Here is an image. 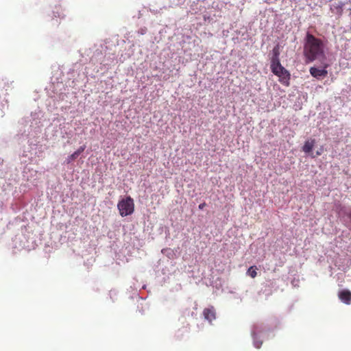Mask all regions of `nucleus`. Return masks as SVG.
I'll list each match as a JSON object with an SVG mask.
<instances>
[{"label": "nucleus", "mask_w": 351, "mask_h": 351, "mask_svg": "<svg viewBox=\"0 0 351 351\" xmlns=\"http://www.w3.org/2000/svg\"><path fill=\"white\" fill-rule=\"evenodd\" d=\"M304 55L308 62L324 56V44L323 41L307 33L304 46Z\"/></svg>", "instance_id": "obj_1"}, {"label": "nucleus", "mask_w": 351, "mask_h": 351, "mask_svg": "<svg viewBox=\"0 0 351 351\" xmlns=\"http://www.w3.org/2000/svg\"><path fill=\"white\" fill-rule=\"evenodd\" d=\"M270 68L272 73L279 77L281 84L287 86L289 85L290 73L281 65L280 62L271 64Z\"/></svg>", "instance_id": "obj_2"}, {"label": "nucleus", "mask_w": 351, "mask_h": 351, "mask_svg": "<svg viewBox=\"0 0 351 351\" xmlns=\"http://www.w3.org/2000/svg\"><path fill=\"white\" fill-rule=\"evenodd\" d=\"M119 214L121 217H126L132 215L134 211V203L130 196L121 199L117 204Z\"/></svg>", "instance_id": "obj_3"}, {"label": "nucleus", "mask_w": 351, "mask_h": 351, "mask_svg": "<svg viewBox=\"0 0 351 351\" xmlns=\"http://www.w3.org/2000/svg\"><path fill=\"white\" fill-rule=\"evenodd\" d=\"M309 71L311 75L317 79L324 78L328 74V71L326 69H319L316 67H311Z\"/></svg>", "instance_id": "obj_4"}, {"label": "nucleus", "mask_w": 351, "mask_h": 351, "mask_svg": "<svg viewBox=\"0 0 351 351\" xmlns=\"http://www.w3.org/2000/svg\"><path fill=\"white\" fill-rule=\"evenodd\" d=\"M339 300L346 304H351V292L349 290L343 289L339 292Z\"/></svg>", "instance_id": "obj_5"}, {"label": "nucleus", "mask_w": 351, "mask_h": 351, "mask_svg": "<svg viewBox=\"0 0 351 351\" xmlns=\"http://www.w3.org/2000/svg\"><path fill=\"white\" fill-rule=\"evenodd\" d=\"M203 315L204 319H207L210 322L215 319L216 316L214 308L212 306L210 308H205L203 311Z\"/></svg>", "instance_id": "obj_6"}, {"label": "nucleus", "mask_w": 351, "mask_h": 351, "mask_svg": "<svg viewBox=\"0 0 351 351\" xmlns=\"http://www.w3.org/2000/svg\"><path fill=\"white\" fill-rule=\"evenodd\" d=\"M280 47L279 45H277L272 49V57L271 58V64H275L280 62Z\"/></svg>", "instance_id": "obj_7"}, {"label": "nucleus", "mask_w": 351, "mask_h": 351, "mask_svg": "<svg viewBox=\"0 0 351 351\" xmlns=\"http://www.w3.org/2000/svg\"><path fill=\"white\" fill-rule=\"evenodd\" d=\"M258 332V326H255L252 332V335L254 339V345L256 348H260L263 344V341L257 339V332Z\"/></svg>", "instance_id": "obj_8"}, {"label": "nucleus", "mask_w": 351, "mask_h": 351, "mask_svg": "<svg viewBox=\"0 0 351 351\" xmlns=\"http://www.w3.org/2000/svg\"><path fill=\"white\" fill-rule=\"evenodd\" d=\"M315 143V139H311V140L306 141L302 147V150L305 153H308V154L310 153L312 151Z\"/></svg>", "instance_id": "obj_9"}, {"label": "nucleus", "mask_w": 351, "mask_h": 351, "mask_svg": "<svg viewBox=\"0 0 351 351\" xmlns=\"http://www.w3.org/2000/svg\"><path fill=\"white\" fill-rule=\"evenodd\" d=\"M256 266H251L247 271V274L251 278H254L257 276Z\"/></svg>", "instance_id": "obj_10"}, {"label": "nucleus", "mask_w": 351, "mask_h": 351, "mask_svg": "<svg viewBox=\"0 0 351 351\" xmlns=\"http://www.w3.org/2000/svg\"><path fill=\"white\" fill-rule=\"evenodd\" d=\"M79 156L75 152L66 159V163L69 164L71 161L75 160Z\"/></svg>", "instance_id": "obj_11"}, {"label": "nucleus", "mask_w": 351, "mask_h": 351, "mask_svg": "<svg viewBox=\"0 0 351 351\" xmlns=\"http://www.w3.org/2000/svg\"><path fill=\"white\" fill-rule=\"evenodd\" d=\"M86 145L80 146L75 152L77 154L78 156L81 154L85 149Z\"/></svg>", "instance_id": "obj_12"}, {"label": "nucleus", "mask_w": 351, "mask_h": 351, "mask_svg": "<svg viewBox=\"0 0 351 351\" xmlns=\"http://www.w3.org/2000/svg\"><path fill=\"white\" fill-rule=\"evenodd\" d=\"M206 206L205 202H203L199 205V209L202 210Z\"/></svg>", "instance_id": "obj_13"}, {"label": "nucleus", "mask_w": 351, "mask_h": 351, "mask_svg": "<svg viewBox=\"0 0 351 351\" xmlns=\"http://www.w3.org/2000/svg\"><path fill=\"white\" fill-rule=\"evenodd\" d=\"M316 154L317 156H319V155H321L322 152L319 151H317Z\"/></svg>", "instance_id": "obj_14"}]
</instances>
